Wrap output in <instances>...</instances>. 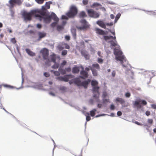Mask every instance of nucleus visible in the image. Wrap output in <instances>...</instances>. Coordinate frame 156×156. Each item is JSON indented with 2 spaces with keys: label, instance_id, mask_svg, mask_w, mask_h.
<instances>
[{
  "label": "nucleus",
  "instance_id": "nucleus-30",
  "mask_svg": "<svg viewBox=\"0 0 156 156\" xmlns=\"http://www.w3.org/2000/svg\"><path fill=\"white\" fill-rule=\"evenodd\" d=\"M54 63H55V64L52 66V68L53 69H57L59 66V64L58 63H56V62H55Z\"/></svg>",
  "mask_w": 156,
  "mask_h": 156
},
{
  "label": "nucleus",
  "instance_id": "nucleus-38",
  "mask_svg": "<svg viewBox=\"0 0 156 156\" xmlns=\"http://www.w3.org/2000/svg\"><path fill=\"white\" fill-rule=\"evenodd\" d=\"M54 74L56 76H59L60 75L59 72L57 71H54Z\"/></svg>",
  "mask_w": 156,
  "mask_h": 156
},
{
  "label": "nucleus",
  "instance_id": "nucleus-55",
  "mask_svg": "<svg viewBox=\"0 0 156 156\" xmlns=\"http://www.w3.org/2000/svg\"><path fill=\"white\" fill-rule=\"evenodd\" d=\"M120 16L121 14L120 13L118 14L116 16V18L117 19H119L120 18Z\"/></svg>",
  "mask_w": 156,
  "mask_h": 156
},
{
  "label": "nucleus",
  "instance_id": "nucleus-42",
  "mask_svg": "<svg viewBox=\"0 0 156 156\" xmlns=\"http://www.w3.org/2000/svg\"><path fill=\"white\" fill-rule=\"evenodd\" d=\"M59 70L60 71L61 73L62 74H64L66 73V71L65 70L62 69V70H60V69H59Z\"/></svg>",
  "mask_w": 156,
  "mask_h": 156
},
{
  "label": "nucleus",
  "instance_id": "nucleus-11",
  "mask_svg": "<svg viewBox=\"0 0 156 156\" xmlns=\"http://www.w3.org/2000/svg\"><path fill=\"white\" fill-rule=\"evenodd\" d=\"M81 68L82 70L80 72V77L81 79H85L86 78H88L89 76L88 73L86 71L84 70V68L81 66Z\"/></svg>",
  "mask_w": 156,
  "mask_h": 156
},
{
  "label": "nucleus",
  "instance_id": "nucleus-35",
  "mask_svg": "<svg viewBox=\"0 0 156 156\" xmlns=\"http://www.w3.org/2000/svg\"><path fill=\"white\" fill-rule=\"evenodd\" d=\"M103 103H105L106 102H109V99H103Z\"/></svg>",
  "mask_w": 156,
  "mask_h": 156
},
{
  "label": "nucleus",
  "instance_id": "nucleus-37",
  "mask_svg": "<svg viewBox=\"0 0 156 156\" xmlns=\"http://www.w3.org/2000/svg\"><path fill=\"white\" fill-rule=\"evenodd\" d=\"M100 5V4L98 3H95L93 4L92 7L98 6Z\"/></svg>",
  "mask_w": 156,
  "mask_h": 156
},
{
  "label": "nucleus",
  "instance_id": "nucleus-13",
  "mask_svg": "<svg viewBox=\"0 0 156 156\" xmlns=\"http://www.w3.org/2000/svg\"><path fill=\"white\" fill-rule=\"evenodd\" d=\"M80 22L81 23L82 26L79 27L78 28L80 30H83L87 28L88 27L87 24V22L85 20L82 19L80 21Z\"/></svg>",
  "mask_w": 156,
  "mask_h": 156
},
{
  "label": "nucleus",
  "instance_id": "nucleus-54",
  "mask_svg": "<svg viewBox=\"0 0 156 156\" xmlns=\"http://www.w3.org/2000/svg\"><path fill=\"white\" fill-rule=\"evenodd\" d=\"M71 68L70 67L66 68L65 69L66 71L68 72H70L71 71Z\"/></svg>",
  "mask_w": 156,
  "mask_h": 156
},
{
  "label": "nucleus",
  "instance_id": "nucleus-7",
  "mask_svg": "<svg viewBox=\"0 0 156 156\" xmlns=\"http://www.w3.org/2000/svg\"><path fill=\"white\" fill-rule=\"evenodd\" d=\"M77 12L78 10L76 7L73 5L70 7L69 11L66 15L69 18H73L76 15Z\"/></svg>",
  "mask_w": 156,
  "mask_h": 156
},
{
  "label": "nucleus",
  "instance_id": "nucleus-17",
  "mask_svg": "<svg viewBox=\"0 0 156 156\" xmlns=\"http://www.w3.org/2000/svg\"><path fill=\"white\" fill-rule=\"evenodd\" d=\"M96 23L100 27L104 29L106 28V25L103 21L101 20H98L97 22Z\"/></svg>",
  "mask_w": 156,
  "mask_h": 156
},
{
  "label": "nucleus",
  "instance_id": "nucleus-62",
  "mask_svg": "<svg viewBox=\"0 0 156 156\" xmlns=\"http://www.w3.org/2000/svg\"><path fill=\"white\" fill-rule=\"evenodd\" d=\"M110 17L112 19H113L114 18V16L112 14L110 15Z\"/></svg>",
  "mask_w": 156,
  "mask_h": 156
},
{
  "label": "nucleus",
  "instance_id": "nucleus-28",
  "mask_svg": "<svg viewBox=\"0 0 156 156\" xmlns=\"http://www.w3.org/2000/svg\"><path fill=\"white\" fill-rule=\"evenodd\" d=\"M89 113L87 112L85 114V115L86 116V120L87 121H89L91 119L90 116L89 115Z\"/></svg>",
  "mask_w": 156,
  "mask_h": 156
},
{
  "label": "nucleus",
  "instance_id": "nucleus-36",
  "mask_svg": "<svg viewBox=\"0 0 156 156\" xmlns=\"http://www.w3.org/2000/svg\"><path fill=\"white\" fill-rule=\"evenodd\" d=\"M103 60L101 58H98V62L99 63L101 64L103 62Z\"/></svg>",
  "mask_w": 156,
  "mask_h": 156
},
{
  "label": "nucleus",
  "instance_id": "nucleus-14",
  "mask_svg": "<svg viewBox=\"0 0 156 156\" xmlns=\"http://www.w3.org/2000/svg\"><path fill=\"white\" fill-rule=\"evenodd\" d=\"M115 101L116 102H119L123 107H125L127 106V105L125 104V100L122 98H117L116 99Z\"/></svg>",
  "mask_w": 156,
  "mask_h": 156
},
{
  "label": "nucleus",
  "instance_id": "nucleus-44",
  "mask_svg": "<svg viewBox=\"0 0 156 156\" xmlns=\"http://www.w3.org/2000/svg\"><path fill=\"white\" fill-rule=\"evenodd\" d=\"M88 0H83V3L84 5H86L87 4Z\"/></svg>",
  "mask_w": 156,
  "mask_h": 156
},
{
  "label": "nucleus",
  "instance_id": "nucleus-33",
  "mask_svg": "<svg viewBox=\"0 0 156 156\" xmlns=\"http://www.w3.org/2000/svg\"><path fill=\"white\" fill-rule=\"evenodd\" d=\"M67 53V51L66 50H63L62 52V55L63 56L66 55Z\"/></svg>",
  "mask_w": 156,
  "mask_h": 156
},
{
  "label": "nucleus",
  "instance_id": "nucleus-16",
  "mask_svg": "<svg viewBox=\"0 0 156 156\" xmlns=\"http://www.w3.org/2000/svg\"><path fill=\"white\" fill-rule=\"evenodd\" d=\"M38 35L39 36V38L37 40L40 41L41 39L45 37L46 35V34L44 32H39L38 33Z\"/></svg>",
  "mask_w": 156,
  "mask_h": 156
},
{
  "label": "nucleus",
  "instance_id": "nucleus-15",
  "mask_svg": "<svg viewBox=\"0 0 156 156\" xmlns=\"http://www.w3.org/2000/svg\"><path fill=\"white\" fill-rule=\"evenodd\" d=\"M90 80L89 79H88L87 80L82 82H81L80 86H83L86 89L87 87L88 83L90 82Z\"/></svg>",
  "mask_w": 156,
  "mask_h": 156
},
{
  "label": "nucleus",
  "instance_id": "nucleus-6",
  "mask_svg": "<svg viewBox=\"0 0 156 156\" xmlns=\"http://www.w3.org/2000/svg\"><path fill=\"white\" fill-rule=\"evenodd\" d=\"M41 53L42 54L44 59L45 60V62L46 65L50 66V61L48 57L49 52L48 49L46 48H43L41 51Z\"/></svg>",
  "mask_w": 156,
  "mask_h": 156
},
{
  "label": "nucleus",
  "instance_id": "nucleus-18",
  "mask_svg": "<svg viewBox=\"0 0 156 156\" xmlns=\"http://www.w3.org/2000/svg\"><path fill=\"white\" fill-rule=\"evenodd\" d=\"M95 30L97 34L101 35H103L105 34V32L100 29L96 28L95 29Z\"/></svg>",
  "mask_w": 156,
  "mask_h": 156
},
{
  "label": "nucleus",
  "instance_id": "nucleus-21",
  "mask_svg": "<svg viewBox=\"0 0 156 156\" xmlns=\"http://www.w3.org/2000/svg\"><path fill=\"white\" fill-rule=\"evenodd\" d=\"M79 71L80 69L79 67L76 66L73 68L72 72L73 73H79Z\"/></svg>",
  "mask_w": 156,
  "mask_h": 156
},
{
  "label": "nucleus",
  "instance_id": "nucleus-57",
  "mask_svg": "<svg viewBox=\"0 0 156 156\" xmlns=\"http://www.w3.org/2000/svg\"><path fill=\"white\" fill-rule=\"evenodd\" d=\"M2 86L5 87H6L10 88V87H12V86H11L10 85H7V84H4V85H3Z\"/></svg>",
  "mask_w": 156,
  "mask_h": 156
},
{
  "label": "nucleus",
  "instance_id": "nucleus-52",
  "mask_svg": "<svg viewBox=\"0 0 156 156\" xmlns=\"http://www.w3.org/2000/svg\"><path fill=\"white\" fill-rule=\"evenodd\" d=\"M145 114L147 116H148L150 115L151 112L150 111H148L146 112Z\"/></svg>",
  "mask_w": 156,
  "mask_h": 156
},
{
  "label": "nucleus",
  "instance_id": "nucleus-40",
  "mask_svg": "<svg viewBox=\"0 0 156 156\" xmlns=\"http://www.w3.org/2000/svg\"><path fill=\"white\" fill-rule=\"evenodd\" d=\"M108 95L107 93L106 92H104L103 93L102 97L104 98L106 97Z\"/></svg>",
  "mask_w": 156,
  "mask_h": 156
},
{
  "label": "nucleus",
  "instance_id": "nucleus-19",
  "mask_svg": "<svg viewBox=\"0 0 156 156\" xmlns=\"http://www.w3.org/2000/svg\"><path fill=\"white\" fill-rule=\"evenodd\" d=\"M50 60H49L51 62H56V55L55 54H53L52 55H50Z\"/></svg>",
  "mask_w": 156,
  "mask_h": 156
},
{
  "label": "nucleus",
  "instance_id": "nucleus-64",
  "mask_svg": "<svg viewBox=\"0 0 156 156\" xmlns=\"http://www.w3.org/2000/svg\"><path fill=\"white\" fill-rule=\"evenodd\" d=\"M102 106V105L101 104H98V107L99 108H101Z\"/></svg>",
  "mask_w": 156,
  "mask_h": 156
},
{
  "label": "nucleus",
  "instance_id": "nucleus-23",
  "mask_svg": "<svg viewBox=\"0 0 156 156\" xmlns=\"http://www.w3.org/2000/svg\"><path fill=\"white\" fill-rule=\"evenodd\" d=\"M58 79L61 81H63L65 82H68L69 80L68 78L66 77H58Z\"/></svg>",
  "mask_w": 156,
  "mask_h": 156
},
{
  "label": "nucleus",
  "instance_id": "nucleus-46",
  "mask_svg": "<svg viewBox=\"0 0 156 156\" xmlns=\"http://www.w3.org/2000/svg\"><path fill=\"white\" fill-rule=\"evenodd\" d=\"M44 75L47 77H48L50 76L49 74L47 72H45L44 73Z\"/></svg>",
  "mask_w": 156,
  "mask_h": 156
},
{
  "label": "nucleus",
  "instance_id": "nucleus-32",
  "mask_svg": "<svg viewBox=\"0 0 156 156\" xmlns=\"http://www.w3.org/2000/svg\"><path fill=\"white\" fill-rule=\"evenodd\" d=\"M55 22H54L53 23H52L51 24V26L52 27H55L56 25L58 23V22L59 21H55Z\"/></svg>",
  "mask_w": 156,
  "mask_h": 156
},
{
  "label": "nucleus",
  "instance_id": "nucleus-26",
  "mask_svg": "<svg viewBox=\"0 0 156 156\" xmlns=\"http://www.w3.org/2000/svg\"><path fill=\"white\" fill-rule=\"evenodd\" d=\"M97 110L96 109H93L90 112V115L91 116H94L95 114V112Z\"/></svg>",
  "mask_w": 156,
  "mask_h": 156
},
{
  "label": "nucleus",
  "instance_id": "nucleus-63",
  "mask_svg": "<svg viewBox=\"0 0 156 156\" xmlns=\"http://www.w3.org/2000/svg\"><path fill=\"white\" fill-rule=\"evenodd\" d=\"M7 31L9 33H11L12 32V30L11 29L9 28H8L7 29Z\"/></svg>",
  "mask_w": 156,
  "mask_h": 156
},
{
  "label": "nucleus",
  "instance_id": "nucleus-4",
  "mask_svg": "<svg viewBox=\"0 0 156 156\" xmlns=\"http://www.w3.org/2000/svg\"><path fill=\"white\" fill-rule=\"evenodd\" d=\"M98 84V82L95 80H93L91 82V85L93 87L92 88V92L93 93L94 97L96 99H98L99 97V87L98 86H95Z\"/></svg>",
  "mask_w": 156,
  "mask_h": 156
},
{
  "label": "nucleus",
  "instance_id": "nucleus-39",
  "mask_svg": "<svg viewBox=\"0 0 156 156\" xmlns=\"http://www.w3.org/2000/svg\"><path fill=\"white\" fill-rule=\"evenodd\" d=\"M131 95L130 93L129 92L126 93L125 94V96L126 98H129Z\"/></svg>",
  "mask_w": 156,
  "mask_h": 156
},
{
  "label": "nucleus",
  "instance_id": "nucleus-43",
  "mask_svg": "<svg viewBox=\"0 0 156 156\" xmlns=\"http://www.w3.org/2000/svg\"><path fill=\"white\" fill-rule=\"evenodd\" d=\"M47 9H46V7L45 6V5H44V6H42V8H41V9H40V10H41L43 11L46 12L45 11H44V10H46Z\"/></svg>",
  "mask_w": 156,
  "mask_h": 156
},
{
  "label": "nucleus",
  "instance_id": "nucleus-8",
  "mask_svg": "<svg viewBox=\"0 0 156 156\" xmlns=\"http://www.w3.org/2000/svg\"><path fill=\"white\" fill-rule=\"evenodd\" d=\"M89 68L91 70L93 75L94 76H97L98 75V72L95 68L99 70L100 69V67L98 63L93 64L92 66H89Z\"/></svg>",
  "mask_w": 156,
  "mask_h": 156
},
{
  "label": "nucleus",
  "instance_id": "nucleus-48",
  "mask_svg": "<svg viewBox=\"0 0 156 156\" xmlns=\"http://www.w3.org/2000/svg\"><path fill=\"white\" fill-rule=\"evenodd\" d=\"M115 106L114 105L112 104L110 106V109L112 110H114L115 109Z\"/></svg>",
  "mask_w": 156,
  "mask_h": 156
},
{
  "label": "nucleus",
  "instance_id": "nucleus-1",
  "mask_svg": "<svg viewBox=\"0 0 156 156\" xmlns=\"http://www.w3.org/2000/svg\"><path fill=\"white\" fill-rule=\"evenodd\" d=\"M45 12L41 10H33L29 12H24L22 14V16L25 21H30L32 19L33 16L36 17H40V15L44 16Z\"/></svg>",
  "mask_w": 156,
  "mask_h": 156
},
{
  "label": "nucleus",
  "instance_id": "nucleus-34",
  "mask_svg": "<svg viewBox=\"0 0 156 156\" xmlns=\"http://www.w3.org/2000/svg\"><path fill=\"white\" fill-rule=\"evenodd\" d=\"M147 122L148 124L152 125L153 123V120L151 119H148L147 120Z\"/></svg>",
  "mask_w": 156,
  "mask_h": 156
},
{
  "label": "nucleus",
  "instance_id": "nucleus-25",
  "mask_svg": "<svg viewBox=\"0 0 156 156\" xmlns=\"http://www.w3.org/2000/svg\"><path fill=\"white\" fill-rule=\"evenodd\" d=\"M87 16L85 12L84 11L81 12L79 14V17L80 18H83L86 16Z\"/></svg>",
  "mask_w": 156,
  "mask_h": 156
},
{
  "label": "nucleus",
  "instance_id": "nucleus-47",
  "mask_svg": "<svg viewBox=\"0 0 156 156\" xmlns=\"http://www.w3.org/2000/svg\"><path fill=\"white\" fill-rule=\"evenodd\" d=\"M116 74V72L114 70L112 71V76L113 77H114Z\"/></svg>",
  "mask_w": 156,
  "mask_h": 156
},
{
  "label": "nucleus",
  "instance_id": "nucleus-9",
  "mask_svg": "<svg viewBox=\"0 0 156 156\" xmlns=\"http://www.w3.org/2000/svg\"><path fill=\"white\" fill-rule=\"evenodd\" d=\"M87 12L89 16L91 17L97 18L99 16V15L98 13L92 9L88 10Z\"/></svg>",
  "mask_w": 156,
  "mask_h": 156
},
{
  "label": "nucleus",
  "instance_id": "nucleus-3",
  "mask_svg": "<svg viewBox=\"0 0 156 156\" xmlns=\"http://www.w3.org/2000/svg\"><path fill=\"white\" fill-rule=\"evenodd\" d=\"M46 14L45 12V14L44 16L40 15V17H39L40 20L41 21L43 20L44 22L46 23H49L51 19H52L54 21H59L58 18L55 13L52 12L49 16L45 15Z\"/></svg>",
  "mask_w": 156,
  "mask_h": 156
},
{
  "label": "nucleus",
  "instance_id": "nucleus-61",
  "mask_svg": "<svg viewBox=\"0 0 156 156\" xmlns=\"http://www.w3.org/2000/svg\"><path fill=\"white\" fill-rule=\"evenodd\" d=\"M3 37H4V35L3 34H1L0 35V41H1V39L3 38Z\"/></svg>",
  "mask_w": 156,
  "mask_h": 156
},
{
  "label": "nucleus",
  "instance_id": "nucleus-49",
  "mask_svg": "<svg viewBox=\"0 0 156 156\" xmlns=\"http://www.w3.org/2000/svg\"><path fill=\"white\" fill-rule=\"evenodd\" d=\"M84 57L86 59H88L89 58V55L87 54H85L84 55Z\"/></svg>",
  "mask_w": 156,
  "mask_h": 156
},
{
  "label": "nucleus",
  "instance_id": "nucleus-20",
  "mask_svg": "<svg viewBox=\"0 0 156 156\" xmlns=\"http://www.w3.org/2000/svg\"><path fill=\"white\" fill-rule=\"evenodd\" d=\"M26 52L30 56H34L35 55V54L31 51L30 49L28 48H26L25 49Z\"/></svg>",
  "mask_w": 156,
  "mask_h": 156
},
{
  "label": "nucleus",
  "instance_id": "nucleus-60",
  "mask_svg": "<svg viewBox=\"0 0 156 156\" xmlns=\"http://www.w3.org/2000/svg\"><path fill=\"white\" fill-rule=\"evenodd\" d=\"M66 21H62V26H63V27H64V26L66 24Z\"/></svg>",
  "mask_w": 156,
  "mask_h": 156
},
{
  "label": "nucleus",
  "instance_id": "nucleus-51",
  "mask_svg": "<svg viewBox=\"0 0 156 156\" xmlns=\"http://www.w3.org/2000/svg\"><path fill=\"white\" fill-rule=\"evenodd\" d=\"M37 27L38 29H41L42 27V25L40 24H37Z\"/></svg>",
  "mask_w": 156,
  "mask_h": 156
},
{
  "label": "nucleus",
  "instance_id": "nucleus-31",
  "mask_svg": "<svg viewBox=\"0 0 156 156\" xmlns=\"http://www.w3.org/2000/svg\"><path fill=\"white\" fill-rule=\"evenodd\" d=\"M64 28V27L62 25H58L57 26V30L58 31L62 30Z\"/></svg>",
  "mask_w": 156,
  "mask_h": 156
},
{
  "label": "nucleus",
  "instance_id": "nucleus-29",
  "mask_svg": "<svg viewBox=\"0 0 156 156\" xmlns=\"http://www.w3.org/2000/svg\"><path fill=\"white\" fill-rule=\"evenodd\" d=\"M62 49H63L64 48L69 49L70 48V47L69 45L66 43H64L62 44Z\"/></svg>",
  "mask_w": 156,
  "mask_h": 156
},
{
  "label": "nucleus",
  "instance_id": "nucleus-22",
  "mask_svg": "<svg viewBox=\"0 0 156 156\" xmlns=\"http://www.w3.org/2000/svg\"><path fill=\"white\" fill-rule=\"evenodd\" d=\"M74 83L78 86H80L81 83V81L78 78L75 79Z\"/></svg>",
  "mask_w": 156,
  "mask_h": 156
},
{
  "label": "nucleus",
  "instance_id": "nucleus-45",
  "mask_svg": "<svg viewBox=\"0 0 156 156\" xmlns=\"http://www.w3.org/2000/svg\"><path fill=\"white\" fill-rule=\"evenodd\" d=\"M11 42L13 44H15L16 43V41L15 38H12L11 40Z\"/></svg>",
  "mask_w": 156,
  "mask_h": 156
},
{
  "label": "nucleus",
  "instance_id": "nucleus-56",
  "mask_svg": "<svg viewBox=\"0 0 156 156\" xmlns=\"http://www.w3.org/2000/svg\"><path fill=\"white\" fill-rule=\"evenodd\" d=\"M65 38L66 39L67 41L69 40L70 39V37L69 36H66L65 37Z\"/></svg>",
  "mask_w": 156,
  "mask_h": 156
},
{
  "label": "nucleus",
  "instance_id": "nucleus-58",
  "mask_svg": "<svg viewBox=\"0 0 156 156\" xmlns=\"http://www.w3.org/2000/svg\"><path fill=\"white\" fill-rule=\"evenodd\" d=\"M151 106L153 108L156 109V105L152 104L151 105Z\"/></svg>",
  "mask_w": 156,
  "mask_h": 156
},
{
  "label": "nucleus",
  "instance_id": "nucleus-10",
  "mask_svg": "<svg viewBox=\"0 0 156 156\" xmlns=\"http://www.w3.org/2000/svg\"><path fill=\"white\" fill-rule=\"evenodd\" d=\"M140 103H141V104L144 105H146L147 104V102L144 100H139L135 101L134 104V105L137 107L138 108H141L142 106L141 104H140Z\"/></svg>",
  "mask_w": 156,
  "mask_h": 156
},
{
  "label": "nucleus",
  "instance_id": "nucleus-59",
  "mask_svg": "<svg viewBox=\"0 0 156 156\" xmlns=\"http://www.w3.org/2000/svg\"><path fill=\"white\" fill-rule=\"evenodd\" d=\"M135 123H136V124L137 125H139V126H142L143 125V124H142L140 123H139V122H138L137 121H135Z\"/></svg>",
  "mask_w": 156,
  "mask_h": 156
},
{
  "label": "nucleus",
  "instance_id": "nucleus-24",
  "mask_svg": "<svg viewBox=\"0 0 156 156\" xmlns=\"http://www.w3.org/2000/svg\"><path fill=\"white\" fill-rule=\"evenodd\" d=\"M71 32L73 38L74 39H76V30L74 29H72Z\"/></svg>",
  "mask_w": 156,
  "mask_h": 156
},
{
  "label": "nucleus",
  "instance_id": "nucleus-2",
  "mask_svg": "<svg viewBox=\"0 0 156 156\" xmlns=\"http://www.w3.org/2000/svg\"><path fill=\"white\" fill-rule=\"evenodd\" d=\"M118 48H115L114 49V53L115 55V59L117 61H120L122 66L124 67H126L127 66L123 64V61L126 62L125 57L124 55H122V52L119 49V47Z\"/></svg>",
  "mask_w": 156,
  "mask_h": 156
},
{
  "label": "nucleus",
  "instance_id": "nucleus-12",
  "mask_svg": "<svg viewBox=\"0 0 156 156\" xmlns=\"http://www.w3.org/2000/svg\"><path fill=\"white\" fill-rule=\"evenodd\" d=\"M9 3L10 4V7L12 8L14 7L16 4L20 5L21 2L20 0H9Z\"/></svg>",
  "mask_w": 156,
  "mask_h": 156
},
{
  "label": "nucleus",
  "instance_id": "nucleus-41",
  "mask_svg": "<svg viewBox=\"0 0 156 156\" xmlns=\"http://www.w3.org/2000/svg\"><path fill=\"white\" fill-rule=\"evenodd\" d=\"M67 62L65 61L64 60L62 63L61 64V66L62 67L64 66L66 64Z\"/></svg>",
  "mask_w": 156,
  "mask_h": 156
},
{
  "label": "nucleus",
  "instance_id": "nucleus-27",
  "mask_svg": "<svg viewBox=\"0 0 156 156\" xmlns=\"http://www.w3.org/2000/svg\"><path fill=\"white\" fill-rule=\"evenodd\" d=\"M52 3V2L51 1L46 2L45 6L46 8V9H48L50 8V5Z\"/></svg>",
  "mask_w": 156,
  "mask_h": 156
},
{
  "label": "nucleus",
  "instance_id": "nucleus-50",
  "mask_svg": "<svg viewBox=\"0 0 156 156\" xmlns=\"http://www.w3.org/2000/svg\"><path fill=\"white\" fill-rule=\"evenodd\" d=\"M62 19L68 20V18L66 16L62 15Z\"/></svg>",
  "mask_w": 156,
  "mask_h": 156
},
{
  "label": "nucleus",
  "instance_id": "nucleus-5",
  "mask_svg": "<svg viewBox=\"0 0 156 156\" xmlns=\"http://www.w3.org/2000/svg\"><path fill=\"white\" fill-rule=\"evenodd\" d=\"M104 39L106 41H107L108 40L110 39H112L113 40L110 41H108L110 44V46L112 47H115L117 46L118 48L120 47V46L118 45L117 42L116 40V37L115 36L114 37L112 36H103Z\"/></svg>",
  "mask_w": 156,
  "mask_h": 156
},
{
  "label": "nucleus",
  "instance_id": "nucleus-53",
  "mask_svg": "<svg viewBox=\"0 0 156 156\" xmlns=\"http://www.w3.org/2000/svg\"><path fill=\"white\" fill-rule=\"evenodd\" d=\"M117 115L118 116H120L122 115V113L121 111H119L117 112Z\"/></svg>",
  "mask_w": 156,
  "mask_h": 156
}]
</instances>
